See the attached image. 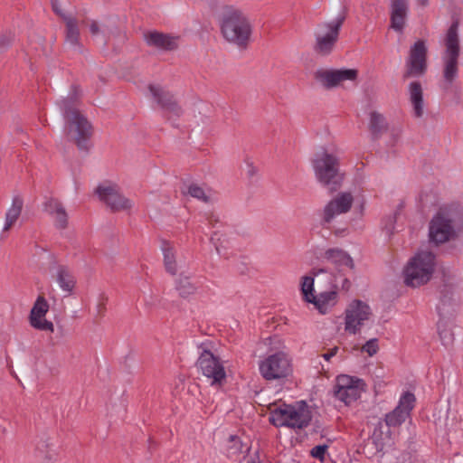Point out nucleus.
<instances>
[{"label":"nucleus","mask_w":463,"mask_h":463,"mask_svg":"<svg viewBox=\"0 0 463 463\" xmlns=\"http://www.w3.org/2000/svg\"><path fill=\"white\" fill-rule=\"evenodd\" d=\"M463 233V204L453 202L440 207L429 222L430 243L439 246Z\"/></svg>","instance_id":"1"},{"label":"nucleus","mask_w":463,"mask_h":463,"mask_svg":"<svg viewBox=\"0 0 463 463\" xmlns=\"http://www.w3.org/2000/svg\"><path fill=\"white\" fill-rule=\"evenodd\" d=\"M78 102V88L72 87L67 97L57 99L56 105L65 119L68 137L75 141L80 150H88L92 134L91 125L79 111Z\"/></svg>","instance_id":"2"},{"label":"nucleus","mask_w":463,"mask_h":463,"mask_svg":"<svg viewBox=\"0 0 463 463\" xmlns=\"http://www.w3.org/2000/svg\"><path fill=\"white\" fill-rule=\"evenodd\" d=\"M312 167L316 179L330 192L338 190L345 179V174L340 169V158L332 151L323 149L317 152L312 159Z\"/></svg>","instance_id":"3"},{"label":"nucleus","mask_w":463,"mask_h":463,"mask_svg":"<svg viewBox=\"0 0 463 463\" xmlns=\"http://www.w3.org/2000/svg\"><path fill=\"white\" fill-rule=\"evenodd\" d=\"M269 422L275 427H287L289 429H304L312 420V411L305 401H298L293 404L282 403L269 409Z\"/></svg>","instance_id":"4"},{"label":"nucleus","mask_w":463,"mask_h":463,"mask_svg":"<svg viewBox=\"0 0 463 463\" xmlns=\"http://www.w3.org/2000/svg\"><path fill=\"white\" fill-rule=\"evenodd\" d=\"M436 256L429 250L417 252L403 269L404 283L412 288L426 284L431 279Z\"/></svg>","instance_id":"5"},{"label":"nucleus","mask_w":463,"mask_h":463,"mask_svg":"<svg viewBox=\"0 0 463 463\" xmlns=\"http://www.w3.org/2000/svg\"><path fill=\"white\" fill-rule=\"evenodd\" d=\"M221 30L226 41L245 47L251 34V24L240 10H230L222 18Z\"/></svg>","instance_id":"6"},{"label":"nucleus","mask_w":463,"mask_h":463,"mask_svg":"<svg viewBox=\"0 0 463 463\" xmlns=\"http://www.w3.org/2000/svg\"><path fill=\"white\" fill-rule=\"evenodd\" d=\"M459 22L454 20L449 27L445 35V52L442 56L444 69L443 78L444 83L442 88L449 90L458 77V57H459V36H458Z\"/></svg>","instance_id":"7"},{"label":"nucleus","mask_w":463,"mask_h":463,"mask_svg":"<svg viewBox=\"0 0 463 463\" xmlns=\"http://www.w3.org/2000/svg\"><path fill=\"white\" fill-rule=\"evenodd\" d=\"M259 371L267 381L282 380L292 373V360L286 352L278 351L259 362Z\"/></svg>","instance_id":"8"},{"label":"nucleus","mask_w":463,"mask_h":463,"mask_svg":"<svg viewBox=\"0 0 463 463\" xmlns=\"http://www.w3.org/2000/svg\"><path fill=\"white\" fill-rule=\"evenodd\" d=\"M345 20V14H339L329 22H324L317 25L315 33V51L321 55L330 54L338 41L341 27Z\"/></svg>","instance_id":"9"},{"label":"nucleus","mask_w":463,"mask_h":463,"mask_svg":"<svg viewBox=\"0 0 463 463\" xmlns=\"http://www.w3.org/2000/svg\"><path fill=\"white\" fill-rule=\"evenodd\" d=\"M198 369L211 383V385H221L225 378L226 372L222 362L203 345L199 346V357L196 362Z\"/></svg>","instance_id":"10"},{"label":"nucleus","mask_w":463,"mask_h":463,"mask_svg":"<svg viewBox=\"0 0 463 463\" xmlns=\"http://www.w3.org/2000/svg\"><path fill=\"white\" fill-rule=\"evenodd\" d=\"M439 320L437 323L438 334L441 344L449 347L454 342L453 318L456 313L455 304L449 298L441 299L437 307Z\"/></svg>","instance_id":"11"},{"label":"nucleus","mask_w":463,"mask_h":463,"mask_svg":"<svg viewBox=\"0 0 463 463\" xmlns=\"http://www.w3.org/2000/svg\"><path fill=\"white\" fill-rule=\"evenodd\" d=\"M371 316V308L366 303L361 300L352 301L345 309V330L353 335L357 334Z\"/></svg>","instance_id":"12"},{"label":"nucleus","mask_w":463,"mask_h":463,"mask_svg":"<svg viewBox=\"0 0 463 463\" xmlns=\"http://www.w3.org/2000/svg\"><path fill=\"white\" fill-rule=\"evenodd\" d=\"M427 71V46L423 40H418L410 49L406 60L403 78H419Z\"/></svg>","instance_id":"13"},{"label":"nucleus","mask_w":463,"mask_h":463,"mask_svg":"<svg viewBox=\"0 0 463 463\" xmlns=\"http://www.w3.org/2000/svg\"><path fill=\"white\" fill-rule=\"evenodd\" d=\"M362 391V380L343 374L336 378L334 396L345 405H349L360 397Z\"/></svg>","instance_id":"14"},{"label":"nucleus","mask_w":463,"mask_h":463,"mask_svg":"<svg viewBox=\"0 0 463 463\" xmlns=\"http://www.w3.org/2000/svg\"><path fill=\"white\" fill-rule=\"evenodd\" d=\"M354 196L350 192L339 193L324 206L321 212V224L326 226L337 216L346 213L352 208Z\"/></svg>","instance_id":"15"},{"label":"nucleus","mask_w":463,"mask_h":463,"mask_svg":"<svg viewBox=\"0 0 463 463\" xmlns=\"http://www.w3.org/2000/svg\"><path fill=\"white\" fill-rule=\"evenodd\" d=\"M358 71L354 69H317L314 77L324 88L331 90L341 85L344 81H355Z\"/></svg>","instance_id":"16"},{"label":"nucleus","mask_w":463,"mask_h":463,"mask_svg":"<svg viewBox=\"0 0 463 463\" xmlns=\"http://www.w3.org/2000/svg\"><path fill=\"white\" fill-rule=\"evenodd\" d=\"M100 201L107 204L112 211L128 210L133 206V202L126 198L119 192L118 185L110 183L99 184L96 189Z\"/></svg>","instance_id":"17"},{"label":"nucleus","mask_w":463,"mask_h":463,"mask_svg":"<svg viewBox=\"0 0 463 463\" xmlns=\"http://www.w3.org/2000/svg\"><path fill=\"white\" fill-rule=\"evenodd\" d=\"M416 398L411 392H403L398 402L397 406L385 415V423L389 427H398L402 425L410 416L411 411L415 406Z\"/></svg>","instance_id":"18"},{"label":"nucleus","mask_w":463,"mask_h":463,"mask_svg":"<svg viewBox=\"0 0 463 463\" xmlns=\"http://www.w3.org/2000/svg\"><path fill=\"white\" fill-rule=\"evenodd\" d=\"M149 91L153 99L167 114L175 117L181 115L182 109L171 93L157 85H149Z\"/></svg>","instance_id":"19"},{"label":"nucleus","mask_w":463,"mask_h":463,"mask_svg":"<svg viewBox=\"0 0 463 463\" xmlns=\"http://www.w3.org/2000/svg\"><path fill=\"white\" fill-rule=\"evenodd\" d=\"M43 211L49 214L57 229L68 227L69 216L63 204L56 198H46L43 203Z\"/></svg>","instance_id":"20"},{"label":"nucleus","mask_w":463,"mask_h":463,"mask_svg":"<svg viewBox=\"0 0 463 463\" xmlns=\"http://www.w3.org/2000/svg\"><path fill=\"white\" fill-rule=\"evenodd\" d=\"M52 278L66 296H71L76 286V277L66 265L57 264L52 269Z\"/></svg>","instance_id":"21"},{"label":"nucleus","mask_w":463,"mask_h":463,"mask_svg":"<svg viewBox=\"0 0 463 463\" xmlns=\"http://www.w3.org/2000/svg\"><path fill=\"white\" fill-rule=\"evenodd\" d=\"M408 92L413 117L421 118L425 114V102L421 84L419 81L411 82L408 87Z\"/></svg>","instance_id":"22"},{"label":"nucleus","mask_w":463,"mask_h":463,"mask_svg":"<svg viewBox=\"0 0 463 463\" xmlns=\"http://www.w3.org/2000/svg\"><path fill=\"white\" fill-rule=\"evenodd\" d=\"M145 40L149 46L164 51H172L178 46V38L156 31L145 34Z\"/></svg>","instance_id":"23"},{"label":"nucleus","mask_w":463,"mask_h":463,"mask_svg":"<svg viewBox=\"0 0 463 463\" xmlns=\"http://www.w3.org/2000/svg\"><path fill=\"white\" fill-rule=\"evenodd\" d=\"M408 12V3L406 0H392L391 5V27L402 32L404 27L405 19Z\"/></svg>","instance_id":"24"},{"label":"nucleus","mask_w":463,"mask_h":463,"mask_svg":"<svg viewBox=\"0 0 463 463\" xmlns=\"http://www.w3.org/2000/svg\"><path fill=\"white\" fill-rule=\"evenodd\" d=\"M163 262L165 271L171 276H175L179 270V264L176 260V251L172 243L163 241L161 243Z\"/></svg>","instance_id":"25"},{"label":"nucleus","mask_w":463,"mask_h":463,"mask_svg":"<svg viewBox=\"0 0 463 463\" xmlns=\"http://www.w3.org/2000/svg\"><path fill=\"white\" fill-rule=\"evenodd\" d=\"M24 207V199L21 195L13 196L12 203L7 209L5 217L3 232H8L19 219Z\"/></svg>","instance_id":"26"},{"label":"nucleus","mask_w":463,"mask_h":463,"mask_svg":"<svg viewBox=\"0 0 463 463\" xmlns=\"http://www.w3.org/2000/svg\"><path fill=\"white\" fill-rule=\"evenodd\" d=\"M337 292L334 289L320 292L315 296V300L310 301L319 310L321 314H326L336 304Z\"/></svg>","instance_id":"27"},{"label":"nucleus","mask_w":463,"mask_h":463,"mask_svg":"<svg viewBox=\"0 0 463 463\" xmlns=\"http://www.w3.org/2000/svg\"><path fill=\"white\" fill-rule=\"evenodd\" d=\"M368 127L373 139L380 138L388 129L385 117L378 111H372L369 114Z\"/></svg>","instance_id":"28"},{"label":"nucleus","mask_w":463,"mask_h":463,"mask_svg":"<svg viewBox=\"0 0 463 463\" xmlns=\"http://www.w3.org/2000/svg\"><path fill=\"white\" fill-rule=\"evenodd\" d=\"M64 21L66 23V43L70 44L75 49H80V29L77 20L71 16H64Z\"/></svg>","instance_id":"29"},{"label":"nucleus","mask_w":463,"mask_h":463,"mask_svg":"<svg viewBox=\"0 0 463 463\" xmlns=\"http://www.w3.org/2000/svg\"><path fill=\"white\" fill-rule=\"evenodd\" d=\"M324 258L336 265L346 266L350 269L354 268L353 259L341 249H328L326 250Z\"/></svg>","instance_id":"30"},{"label":"nucleus","mask_w":463,"mask_h":463,"mask_svg":"<svg viewBox=\"0 0 463 463\" xmlns=\"http://www.w3.org/2000/svg\"><path fill=\"white\" fill-rule=\"evenodd\" d=\"M175 288L182 298H188L194 295L198 286L191 280V278L184 273H180L179 277L175 279Z\"/></svg>","instance_id":"31"},{"label":"nucleus","mask_w":463,"mask_h":463,"mask_svg":"<svg viewBox=\"0 0 463 463\" xmlns=\"http://www.w3.org/2000/svg\"><path fill=\"white\" fill-rule=\"evenodd\" d=\"M324 272V269L313 270L312 276H304L301 281V291L304 297V299L310 303V301L315 300L314 294V277L318 275L319 273Z\"/></svg>","instance_id":"32"},{"label":"nucleus","mask_w":463,"mask_h":463,"mask_svg":"<svg viewBox=\"0 0 463 463\" xmlns=\"http://www.w3.org/2000/svg\"><path fill=\"white\" fill-rule=\"evenodd\" d=\"M30 325L34 329L52 333L54 331V325L52 321L46 319V317H29Z\"/></svg>","instance_id":"33"},{"label":"nucleus","mask_w":463,"mask_h":463,"mask_svg":"<svg viewBox=\"0 0 463 463\" xmlns=\"http://www.w3.org/2000/svg\"><path fill=\"white\" fill-rule=\"evenodd\" d=\"M49 311V304L43 297H38L31 309L29 317H46Z\"/></svg>","instance_id":"34"},{"label":"nucleus","mask_w":463,"mask_h":463,"mask_svg":"<svg viewBox=\"0 0 463 463\" xmlns=\"http://www.w3.org/2000/svg\"><path fill=\"white\" fill-rule=\"evenodd\" d=\"M187 194L192 197L199 199L203 202H208L210 200V196L205 193L203 188L195 184H190L188 186Z\"/></svg>","instance_id":"35"},{"label":"nucleus","mask_w":463,"mask_h":463,"mask_svg":"<svg viewBox=\"0 0 463 463\" xmlns=\"http://www.w3.org/2000/svg\"><path fill=\"white\" fill-rule=\"evenodd\" d=\"M230 445L227 448L229 457H233L241 452L242 443L237 436H230Z\"/></svg>","instance_id":"36"},{"label":"nucleus","mask_w":463,"mask_h":463,"mask_svg":"<svg viewBox=\"0 0 463 463\" xmlns=\"http://www.w3.org/2000/svg\"><path fill=\"white\" fill-rule=\"evenodd\" d=\"M396 223L395 214L385 216L382 221V229L385 232L386 235H391L394 230Z\"/></svg>","instance_id":"37"},{"label":"nucleus","mask_w":463,"mask_h":463,"mask_svg":"<svg viewBox=\"0 0 463 463\" xmlns=\"http://www.w3.org/2000/svg\"><path fill=\"white\" fill-rule=\"evenodd\" d=\"M362 352L366 353L369 356H373L379 351V345L377 338L368 340L361 349Z\"/></svg>","instance_id":"38"},{"label":"nucleus","mask_w":463,"mask_h":463,"mask_svg":"<svg viewBox=\"0 0 463 463\" xmlns=\"http://www.w3.org/2000/svg\"><path fill=\"white\" fill-rule=\"evenodd\" d=\"M326 450H327L326 445H317V446H315L314 448H312V449L310 451V455L315 458L324 461L325 454H326Z\"/></svg>","instance_id":"39"},{"label":"nucleus","mask_w":463,"mask_h":463,"mask_svg":"<svg viewBox=\"0 0 463 463\" xmlns=\"http://www.w3.org/2000/svg\"><path fill=\"white\" fill-rule=\"evenodd\" d=\"M90 31L92 35H97L98 33H99L100 30H99L98 23L95 20L90 21Z\"/></svg>","instance_id":"40"},{"label":"nucleus","mask_w":463,"mask_h":463,"mask_svg":"<svg viewBox=\"0 0 463 463\" xmlns=\"http://www.w3.org/2000/svg\"><path fill=\"white\" fill-rule=\"evenodd\" d=\"M402 128H400V127L392 128L391 129V135L393 138V142H396L400 138V137L402 136Z\"/></svg>","instance_id":"41"},{"label":"nucleus","mask_w":463,"mask_h":463,"mask_svg":"<svg viewBox=\"0 0 463 463\" xmlns=\"http://www.w3.org/2000/svg\"><path fill=\"white\" fill-rule=\"evenodd\" d=\"M337 351L338 347L335 346L332 348L329 352L323 354L322 357L328 362L331 360L332 357H334L336 354Z\"/></svg>","instance_id":"42"},{"label":"nucleus","mask_w":463,"mask_h":463,"mask_svg":"<svg viewBox=\"0 0 463 463\" xmlns=\"http://www.w3.org/2000/svg\"><path fill=\"white\" fill-rule=\"evenodd\" d=\"M52 5L53 11L56 14L61 15L63 18H64V16H66L65 14H61V11L56 0H52Z\"/></svg>","instance_id":"43"},{"label":"nucleus","mask_w":463,"mask_h":463,"mask_svg":"<svg viewBox=\"0 0 463 463\" xmlns=\"http://www.w3.org/2000/svg\"><path fill=\"white\" fill-rule=\"evenodd\" d=\"M10 41L11 40L9 38H6L5 36L0 37V48L7 46Z\"/></svg>","instance_id":"44"},{"label":"nucleus","mask_w":463,"mask_h":463,"mask_svg":"<svg viewBox=\"0 0 463 463\" xmlns=\"http://www.w3.org/2000/svg\"><path fill=\"white\" fill-rule=\"evenodd\" d=\"M97 309H98V314L101 315L103 313V310H104V303L103 302H100L98 306H97Z\"/></svg>","instance_id":"45"},{"label":"nucleus","mask_w":463,"mask_h":463,"mask_svg":"<svg viewBox=\"0 0 463 463\" xmlns=\"http://www.w3.org/2000/svg\"><path fill=\"white\" fill-rule=\"evenodd\" d=\"M248 166H249V175H253L256 173V169L251 165H249Z\"/></svg>","instance_id":"46"},{"label":"nucleus","mask_w":463,"mask_h":463,"mask_svg":"<svg viewBox=\"0 0 463 463\" xmlns=\"http://www.w3.org/2000/svg\"><path fill=\"white\" fill-rule=\"evenodd\" d=\"M216 235H217V233H214V234L211 237V241H213V243L214 244V246H215L216 250L219 251V246H218V244L215 242V238H214V236H216Z\"/></svg>","instance_id":"47"},{"label":"nucleus","mask_w":463,"mask_h":463,"mask_svg":"<svg viewBox=\"0 0 463 463\" xmlns=\"http://www.w3.org/2000/svg\"><path fill=\"white\" fill-rule=\"evenodd\" d=\"M418 3L421 6H426L428 5V0H418Z\"/></svg>","instance_id":"48"}]
</instances>
